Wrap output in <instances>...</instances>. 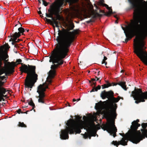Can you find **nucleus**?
I'll return each instance as SVG.
<instances>
[{
    "mask_svg": "<svg viewBox=\"0 0 147 147\" xmlns=\"http://www.w3.org/2000/svg\"><path fill=\"white\" fill-rule=\"evenodd\" d=\"M55 26L58 28V36H56L55 40L57 43L55 45V48L52 51L50 57V62H52L53 65H51V69H52L50 71V76H53L55 73V69H57L59 66L63 64L64 53V40L61 37L59 34V26L58 24H56Z\"/></svg>",
    "mask_w": 147,
    "mask_h": 147,
    "instance_id": "1",
    "label": "nucleus"
},
{
    "mask_svg": "<svg viewBox=\"0 0 147 147\" xmlns=\"http://www.w3.org/2000/svg\"><path fill=\"white\" fill-rule=\"evenodd\" d=\"M66 125L67 126L66 127V129L61 131L60 138L62 140L68 139L69 134H74L75 133L76 134L80 133L81 132V129L83 128L90 133L92 136H95L96 134L91 133L96 127V125L93 122L88 121L79 123L72 119H70L67 121Z\"/></svg>",
    "mask_w": 147,
    "mask_h": 147,
    "instance_id": "2",
    "label": "nucleus"
},
{
    "mask_svg": "<svg viewBox=\"0 0 147 147\" xmlns=\"http://www.w3.org/2000/svg\"><path fill=\"white\" fill-rule=\"evenodd\" d=\"M130 4L131 7L134 9L133 13V20L131 21V23L129 26H127L128 30L130 29L133 33H137L141 28L144 29V34L147 36V21H142V19L140 11L142 9L143 4L140 1H128Z\"/></svg>",
    "mask_w": 147,
    "mask_h": 147,
    "instance_id": "3",
    "label": "nucleus"
},
{
    "mask_svg": "<svg viewBox=\"0 0 147 147\" xmlns=\"http://www.w3.org/2000/svg\"><path fill=\"white\" fill-rule=\"evenodd\" d=\"M75 27L74 23L71 22L68 25L67 29L63 28L62 30H59L61 37L64 40V59L67 55L69 48L76 38V35L78 34V30H74Z\"/></svg>",
    "mask_w": 147,
    "mask_h": 147,
    "instance_id": "4",
    "label": "nucleus"
},
{
    "mask_svg": "<svg viewBox=\"0 0 147 147\" xmlns=\"http://www.w3.org/2000/svg\"><path fill=\"white\" fill-rule=\"evenodd\" d=\"M100 96L103 99L106 98L108 99L104 102L107 103L105 108V115L108 118H110L112 115H115L116 117L117 114L116 110L117 108V104L115 103L118 102L120 99L123 100V97L118 96L117 98L114 97V93L112 90L106 91L104 90L102 91L100 94Z\"/></svg>",
    "mask_w": 147,
    "mask_h": 147,
    "instance_id": "5",
    "label": "nucleus"
},
{
    "mask_svg": "<svg viewBox=\"0 0 147 147\" xmlns=\"http://www.w3.org/2000/svg\"><path fill=\"white\" fill-rule=\"evenodd\" d=\"M22 60L20 59L16 60V63L17 65L20 64L22 66L20 67V71L22 72L27 74L25 79V85L26 87L32 88L35 83L38 79V75L35 71L36 67L28 65L21 63Z\"/></svg>",
    "mask_w": 147,
    "mask_h": 147,
    "instance_id": "6",
    "label": "nucleus"
},
{
    "mask_svg": "<svg viewBox=\"0 0 147 147\" xmlns=\"http://www.w3.org/2000/svg\"><path fill=\"white\" fill-rule=\"evenodd\" d=\"M139 122V120L138 119L132 122L130 127L131 129L129 130V133L126 134L127 138L130 141L136 144L144 138V136L142 135L140 131L137 130L138 127L140 126V124L138 123Z\"/></svg>",
    "mask_w": 147,
    "mask_h": 147,
    "instance_id": "7",
    "label": "nucleus"
},
{
    "mask_svg": "<svg viewBox=\"0 0 147 147\" xmlns=\"http://www.w3.org/2000/svg\"><path fill=\"white\" fill-rule=\"evenodd\" d=\"M134 40V52L141 60L147 65V52L144 51L146 48L143 40H140L138 38Z\"/></svg>",
    "mask_w": 147,
    "mask_h": 147,
    "instance_id": "8",
    "label": "nucleus"
},
{
    "mask_svg": "<svg viewBox=\"0 0 147 147\" xmlns=\"http://www.w3.org/2000/svg\"><path fill=\"white\" fill-rule=\"evenodd\" d=\"M79 1H55L50 6V8L48 10L49 13H46V16L47 17L51 18L52 22L53 24L54 22L57 20L56 19L53 17V15L59 13L61 9V8L63 7L64 3V1L70 3H77Z\"/></svg>",
    "mask_w": 147,
    "mask_h": 147,
    "instance_id": "9",
    "label": "nucleus"
},
{
    "mask_svg": "<svg viewBox=\"0 0 147 147\" xmlns=\"http://www.w3.org/2000/svg\"><path fill=\"white\" fill-rule=\"evenodd\" d=\"M8 55L7 53L5 52L2 48H0V85L3 83V84L6 82L7 77L5 76H1V75L5 72V69L4 67H2L3 63L6 67V63L9 60Z\"/></svg>",
    "mask_w": 147,
    "mask_h": 147,
    "instance_id": "10",
    "label": "nucleus"
},
{
    "mask_svg": "<svg viewBox=\"0 0 147 147\" xmlns=\"http://www.w3.org/2000/svg\"><path fill=\"white\" fill-rule=\"evenodd\" d=\"M55 69V73L54 76L53 75V76H50V71L51 70L49 71L48 77L49 79H48L46 83H43L42 84H40L38 86L37 88V92L39 94L38 96L39 98L38 101V102L39 103H45V95L44 92L46 91V89L48 88V85L51 84L52 83V80L51 79L55 77L56 75V70ZM52 69H51V70Z\"/></svg>",
    "mask_w": 147,
    "mask_h": 147,
    "instance_id": "11",
    "label": "nucleus"
},
{
    "mask_svg": "<svg viewBox=\"0 0 147 147\" xmlns=\"http://www.w3.org/2000/svg\"><path fill=\"white\" fill-rule=\"evenodd\" d=\"M105 110L103 114V116L104 117L108 120V122L106 124L103 125L102 128L104 130H106L110 134V135L113 136L114 138L116 136V133L117 131V129L115 125V122L113 121L111 119L112 117H114L115 119L116 118L115 115H112L110 118H107L105 115Z\"/></svg>",
    "mask_w": 147,
    "mask_h": 147,
    "instance_id": "12",
    "label": "nucleus"
},
{
    "mask_svg": "<svg viewBox=\"0 0 147 147\" xmlns=\"http://www.w3.org/2000/svg\"><path fill=\"white\" fill-rule=\"evenodd\" d=\"M131 96L135 100V102L138 104L141 102H144L145 100H147V91L143 92L141 89L135 88L134 90L132 92Z\"/></svg>",
    "mask_w": 147,
    "mask_h": 147,
    "instance_id": "13",
    "label": "nucleus"
},
{
    "mask_svg": "<svg viewBox=\"0 0 147 147\" xmlns=\"http://www.w3.org/2000/svg\"><path fill=\"white\" fill-rule=\"evenodd\" d=\"M102 5L103 7H105L106 8L109 10V11L106 13L104 10L99 9L98 7L96 4H94L95 6L96 7V9H97V10H96L95 11L96 14L99 17H101L102 16V14H100L99 13V12L100 13H102L104 14V15L106 16H110L111 14L114 13L113 12L111 7H109L108 5L107 4L105 3H102Z\"/></svg>",
    "mask_w": 147,
    "mask_h": 147,
    "instance_id": "14",
    "label": "nucleus"
},
{
    "mask_svg": "<svg viewBox=\"0 0 147 147\" xmlns=\"http://www.w3.org/2000/svg\"><path fill=\"white\" fill-rule=\"evenodd\" d=\"M129 133V130L128 131L127 133H126L125 134L124 133H120L119 134L122 136H125V137H123L122 138L121 140L117 142V141H113L111 144H113L115 146L117 147H118V146L119 145L121 144L123 146H125L127 145V142L128 140H129L128 138H127L126 136V134Z\"/></svg>",
    "mask_w": 147,
    "mask_h": 147,
    "instance_id": "15",
    "label": "nucleus"
},
{
    "mask_svg": "<svg viewBox=\"0 0 147 147\" xmlns=\"http://www.w3.org/2000/svg\"><path fill=\"white\" fill-rule=\"evenodd\" d=\"M16 66V63L15 62H7L6 63V67L7 68L8 71H6L5 70V72L4 73L5 76H7L9 74L13 73L14 72L15 67Z\"/></svg>",
    "mask_w": 147,
    "mask_h": 147,
    "instance_id": "16",
    "label": "nucleus"
},
{
    "mask_svg": "<svg viewBox=\"0 0 147 147\" xmlns=\"http://www.w3.org/2000/svg\"><path fill=\"white\" fill-rule=\"evenodd\" d=\"M106 82L107 83V84H105L102 86V89H104L106 88H107L109 87L112 86H116L117 84H118L121 86L125 90H127L126 86L125 84V82H121L117 83H113L112 84H111L109 83L108 81H106Z\"/></svg>",
    "mask_w": 147,
    "mask_h": 147,
    "instance_id": "17",
    "label": "nucleus"
},
{
    "mask_svg": "<svg viewBox=\"0 0 147 147\" xmlns=\"http://www.w3.org/2000/svg\"><path fill=\"white\" fill-rule=\"evenodd\" d=\"M18 22L19 23V24L16 25L14 28L16 29L18 28L19 32H15L14 34H13V35L16 36L17 37L19 38L21 36V34L22 33V35L24 34L23 32H24L25 30L24 28L21 27L22 25L20 23L19 21Z\"/></svg>",
    "mask_w": 147,
    "mask_h": 147,
    "instance_id": "18",
    "label": "nucleus"
},
{
    "mask_svg": "<svg viewBox=\"0 0 147 147\" xmlns=\"http://www.w3.org/2000/svg\"><path fill=\"white\" fill-rule=\"evenodd\" d=\"M3 84L2 83V84L0 85V96L3 98L4 97L6 98L7 95L5 94L7 91L6 88L3 87L4 84Z\"/></svg>",
    "mask_w": 147,
    "mask_h": 147,
    "instance_id": "19",
    "label": "nucleus"
},
{
    "mask_svg": "<svg viewBox=\"0 0 147 147\" xmlns=\"http://www.w3.org/2000/svg\"><path fill=\"white\" fill-rule=\"evenodd\" d=\"M124 33L125 35L126 38L125 39V41H123V42L127 43L129 40L132 38L131 34L128 31H127V32L125 31Z\"/></svg>",
    "mask_w": 147,
    "mask_h": 147,
    "instance_id": "20",
    "label": "nucleus"
},
{
    "mask_svg": "<svg viewBox=\"0 0 147 147\" xmlns=\"http://www.w3.org/2000/svg\"><path fill=\"white\" fill-rule=\"evenodd\" d=\"M10 36L11 37V39L9 40V41H12L11 44L13 45L16 43V40H17V38L18 37H17L16 36H14V35H13V34L12 33L10 34Z\"/></svg>",
    "mask_w": 147,
    "mask_h": 147,
    "instance_id": "21",
    "label": "nucleus"
},
{
    "mask_svg": "<svg viewBox=\"0 0 147 147\" xmlns=\"http://www.w3.org/2000/svg\"><path fill=\"white\" fill-rule=\"evenodd\" d=\"M45 19L47 22H48V23H50V24L51 25L53 26L54 30V32H55V26L53 25V22H52V21L51 20H50L49 19H48L46 17H45Z\"/></svg>",
    "mask_w": 147,
    "mask_h": 147,
    "instance_id": "22",
    "label": "nucleus"
},
{
    "mask_svg": "<svg viewBox=\"0 0 147 147\" xmlns=\"http://www.w3.org/2000/svg\"><path fill=\"white\" fill-rule=\"evenodd\" d=\"M141 131L143 134L142 135L144 136V138H147V129H146V128H143L141 129Z\"/></svg>",
    "mask_w": 147,
    "mask_h": 147,
    "instance_id": "23",
    "label": "nucleus"
},
{
    "mask_svg": "<svg viewBox=\"0 0 147 147\" xmlns=\"http://www.w3.org/2000/svg\"><path fill=\"white\" fill-rule=\"evenodd\" d=\"M24 12L26 14H28L30 13V11L29 9V7H25L24 9Z\"/></svg>",
    "mask_w": 147,
    "mask_h": 147,
    "instance_id": "24",
    "label": "nucleus"
},
{
    "mask_svg": "<svg viewBox=\"0 0 147 147\" xmlns=\"http://www.w3.org/2000/svg\"><path fill=\"white\" fill-rule=\"evenodd\" d=\"M28 104L32 107V109L30 111H32L35 107L34 104V103L31 98L30 100V101L28 102Z\"/></svg>",
    "mask_w": 147,
    "mask_h": 147,
    "instance_id": "25",
    "label": "nucleus"
},
{
    "mask_svg": "<svg viewBox=\"0 0 147 147\" xmlns=\"http://www.w3.org/2000/svg\"><path fill=\"white\" fill-rule=\"evenodd\" d=\"M101 88V86L99 85L96 87H93L92 90L90 91V92H94L95 91H97L98 90H100Z\"/></svg>",
    "mask_w": 147,
    "mask_h": 147,
    "instance_id": "26",
    "label": "nucleus"
},
{
    "mask_svg": "<svg viewBox=\"0 0 147 147\" xmlns=\"http://www.w3.org/2000/svg\"><path fill=\"white\" fill-rule=\"evenodd\" d=\"M102 105L99 103H98L96 104L95 107V109L96 110L100 109L101 108Z\"/></svg>",
    "mask_w": 147,
    "mask_h": 147,
    "instance_id": "27",
    "label": "nucleus"
},
{
    "mask_svg": "<svg viewBox=\"0 0 147 147\" xmlns=\"http://www.w3.org/2000/svg\"><path fill=\"white\" fill-rule=\"evenodd\" d=\"M18 126L19 127H26L27 126L23 122H19L18 123Z\"/></svg>",
    "mask_w": 147,
    "mask_h": 147,
    "instance_id": "28",
    "label": "nucleus"
},
{
    "mask_svg": "<svg viewBox=\"0 0 147 147\" xmlns=\"http://www.w3.org/2000/svg\"><path fill=\"white\" fill-rule=\"evenodd\" d=\"M55 15L56 16V20H61L62 17H61L59 14V13L56 14H55Z\"/></svg>",
    "mask_w": 147,
    "mask_h": 147,
    "instance_id": "29",
    "label": "nucleus"
},
{
    "mask_svg": "<svg viewBox=\"0 0 147 147\" xmlns=\"http://www.w3.org/2000/svg\"><path fill=\"white\" fill-rule=\"evenodd\" d=\"M107 59V58L105 56H104V59L102 62V64L103 63H105V65H106L107 64V63L105 61Z\"/></svg>",
    "mask_w": 147,
    "mask_h": 147,
    "instance_id": "30",
    "label": "nucleus"
},
{
    "mask_svg": "<svg viewBox=\"0 0 147 147\" xmlns=\"http://www.w3.org/2000/svg\"><path fill=\"white\" fill-rule=\"evenodd\" d=\"M89 133L88 132L85 133L84 134H83V138L85 139L88 138V136H89Z\"/></svg>",
    "mask_w": 147,
    "mask_h": 147,
    "instance_id": "31",
    "label": "nucleus"
},
{
    "mask_svg": "<svg viewBox=\"0 0 147 147\" xmlns=\"http://www.w3.org/2000/svg\"><path fill=\"white\" fill-rule=\"evenodd\" d=\"M141 125L143 128H146L147 127V123H143Z\"/></svg>",
    "mask_w": 147,
    "mask_h": 147,
    "instance_id": "32",
    "label": "nucleus"
},
{
    "mask_svg": "<svg viewBox=\"0 0 147 147\" xmlns=\"http://www.w3.org/2000/svg\"><path fill=\"white\" fill-rule=\"evenodd\" d=\"M42 1V4L45 6H47L48 5L49 3V2H47L46 1Z\"/></svg>",
    "mask_w": 147,
    "mask_h": 147,
    "instance_id": "33",
    "label": "nucleus"
},
{
    "mask_svg": "<svg viewBox=\"0 0 147 147\" xmlns=\"http://www.w3.org/2000/svg\"><path fill=\"white\" fill-rule=\"evenodd\" d=\"M96 82H92V84L91 85V86L93 88V87H96Z\"/></svg>",
    "mask_w": 147,
    "mask_h": 147,
    "instance_id": "34",
    "label": "nucleus"
},
{
    "mask_svg": "<svg viewBox=\"0 0 147 147\" xmlns=\"http://www.w3.org/2000/svg\"><path fill=\"white\" fill-rule=\"evenodd\" d=\"M17 113L18 114H20V113H23V112L21 111V110L20 109H19L18 111H16Z\"/></svg>",
    "mask_w": 147,
    "mask_h": 147,
    "instance_id": "35",
    "label": "nucleus"
},
{
    "mask_svg": "<svg viewBox=\"0 0 147 147\" xmlns=\"http://www.w3.org/2000/svg\"><path fill=\"white\" fill-rule=\"evenodd\" d=\"M5 47L6 48V49L8 50H9V49L10 48L9 46V45L7 43L5 44Z\"/></svg>",
    "mask_w": 147,
    "mask_h": 147,
    "instance_id": "36",
    "label": "nucleus"
},
{
    "mask_svg": "<svg viewBox=\"0 0 147 147\" xmlns=\"http://www.w3.org/2000/svg\"><path fill=\"white\" fill-rule=\"evenodd\" d=\"M90 8L91 10H94L93 6L91 4L90 5Z\"/></svg>",
    "mask_w": 147,
    "mask_h": 147,
    "instance_id": "37",
    "label": "nucleus"
},
{
    "mask_svg": "<svg viewBox=\"0 0 147 147\" xmlns=\"http://www.w3.org/2000/svg\"><path fill=\"white\" fill-rule=\"evenodd\" d=\"M3 3L5 5H7L9 3V2L7 1H5L3 2Z\"/></svg>",
    "mask_w": 147,
    "mask_h": 147,
    "instance_id": "38",
    "label": "nucleus"
},
{
    "mask_svg": "<svg viewBox=\"0 0 147 147\" xmlns=\"http://www.w3.org/2000/svg\"><path fill=\"white\" fill-rule=\"evenodd\" d=\"M5 101V99L3 97L0 96V102H1L2 100Z\"/></svg>",
    "mask_w": 147,
    "mask_h": 147,
    "instance_id": "39",
    "label": "nucleus"
},
{
    "mask_svg": "<svg viewBox=\"0 0 147 147\" xmlns=\"http://www.w3.org/2000/svg\"><path fill=\"white\" fill-rule=\"evenodd\" d=\"M59 23V22L57 21V20H56L54 22L53 25L54 26V24H55V25H56V24H58Z\"/></svg>",
    "mask_w": 147,
    "mask_h": 147,
    "instance_id": "40",
    "label": "nucleus"
},
{
    "mask_svg": "<svg viewBox=\"0 0 147 147\" xmlns=\"http://www.w3.org/2000/svg\"><path fill=\"white\" fill-rule=\"evenodd\" d=\"M81 117H80L79 116H77V117L76 118V119L78 120H80L81 119Z\"/></svg>",
    "mask_w": 147,
    "mask_h": 147,
    "instance_id": "41",
    "label": "nucleus"
},
{
    "mask_svg": "<svg viewBox=\"0 0 147 147\" xmlns=\"http://www.w3.org/2000/svg\"><path fill=\"white\" fill-rule=\"evenodd\" d=\"M91 80L92 82H93L94 81H96V79L95 78H91Z\"/></svg>",
    "mask_w": 147,
    "mask_h": 147,
    "instance_id": "42",
    "label": "nucleus"
},
{
    "mask_svg": "<svg viewBox=\"0 0 147 147\" xmlns=\"http://www.w3.org/2000/svg\"><path fill=\"white\" fill-rule=\"evenodd\" d=\"M91 136H92L91 135V134L90 133H89V136H88V138H89V139H91Z\"/></svg>",
    "mask_w": 147,
    "mask_h": 147,
    "instance_id": "43",
    "label": "nucleus"
},
{
    "mask_svg": "<svg viewBox=\"0 0 147 147\" xmlns=\"http://www.w3.org/2000/svg\"><path fill=\"white\" fill-rule=\"evenodd\" d=\"M95 78L96 79V81L99 80L100 79V77L98 78H97V77H96V76L95 77Z\"/></svg>",
    "mask_w": 147,
    "mask_h": 147,
    "instance_id": "44",
    "label": "nucleus"
},
{
    "mask_svg": "<svg viewBox=\"0 0 147 147\" xmlns=\"http://www.w3.org/2000/svg\"><path fill=\"white\" fill-rule=\"evenodd\" d=\"M20 40L19 39H17V40H16V43L19 42Z\"/></svg>",
    "mask_w": 147,
    "mask_h": 147,
    "instance_id": "45",
    "label": "nucleus"
},
{
    "mask_svg": "<svg viewBox=\"0 0 147 147\" xmlns=\"http://www.w3.org/2000/svg\"><path fill=\"white\" fill-rule=\"evenodd\" d=\"M92 22V20L91 19H90V20H89V21H88L87 22L88 23H90V22Z\"/></svg>",
    "mask_w": 147,
    "mask_h": 147,
    "instance_id": "46",
    "label": "nucleus"
},
{
    "mask_svg": "<svg viewBox=\"0 0 147 147\" xmlns=\"http://www.w3.org/2000/svg\"><path fill=\"white\" fill-rule=\"evenodd\" d=\"M38 13L39 15H40L42 14V12H41V11H40V10L39 11H38Z\"/></svg>",
    "mask_w": 147,
    "mask_h": 147,
    "instance_id": "47",
    "label": "nucleus"
},
{
    "mask_svg": "<svg viewBox=\"0 0 147 147\" xmlns=\"http://www.w3.org/2000/svg\"><path fill=\"white\" fill-rule=\"evenodd\" d=\"M14 47H16V48H17V47H18V45L17 44H16L14 45Z\"/></svg>",
    "mask_w": 147,
    "mask_h": 147,
    "instance_id": "48",
    "label": "nucleus"
},
{
    "mask_svg": "<svg viewBox=\"0 0 147 147\" xmlns=\"http://www.w3.org/2000/svg\"><path fill=\"white\" fill-rule=\"evenodd\" d=\"M32 47L33 48H34V49L36 50V51H37L36 49L35 48V47L34 46L32 45Z\"/></svg>",
    "mask_w": 147,
    "mask_h": 147,
    "instance_id": "49",
    "label": "nucleus"
},
{
    "mask_svg": "<svg viewBox=\"0 0 147 147\" xmlns=\"http://www.w3.org/2000/svg\"><path fill=\"white\" fill-rule=\"evenodd\" d=\"M114 17L117 18V19H118V18L117 17V15H115L114 16Z\"/></svg>",
    "mask_w": 147,
    "mask_h": 147,
    "instance_id": "50",
    "label": "nucleus"
},
{
    "mask_svg": "<svg viewBox=\"0 0 147 147\" xmlns=\"http://www.w3.org/2000/svg\"><path fill=\"white\" fill-rule=\"evenodd\" d=\"M28 111H26V112H23V113H26V114H27V112H28Z\"/></svg>",
    "mask_w": 147,
    "mask_h": 147,
    "instance_id": "51",
    "label": "nucleus"
},
{
    "mask_svg": "<svg viewBox=\"0 0 147 147\" xmlns=\"http://www.w3.org/2000/svg\"><path fill=\"white\" fill-rule=\"evenodd\" d=\"M122 29H123V30H124V32L125 31V28L124 27H122Z\"/></svg>",
    "mask_w": 147,
    "mask_h": 147,
    "instance_id": "52",
    "label": "nucleus"
},
{
    "mask_svg": "<svg viewBox=\"0 0 147 147\" xmlns=\"http://www.w3.org/2000/svg\"><path fill=\"white\" fill-rule=\"evenodd\" d=\"M76 101V100L74 98L73 99V102H74V101Z\"/></svg>",
    "mask_w": 147,
    "mask_h": 147,
    "instance_id": "53",
    "label": "nucleus"
},
{
    "mask_svg": "<svg viewBox=\"0 0 147 147\" xmlns=\"http://www.w3.org/2000/svg\"><path fill=\"white\" fill-rule=\"evenodd\" d=\"M89 82L91 84H92V82L91 80H89Z\"/></svg>",
    "mask_w": 147,
    "mask_h": 147,
    "instance_id": "54",
    "label": "nucleus"
},
{
    "mask_svg": "<svg viewBox=\"0 0 147 147\" xmlns=\"http://www.w3.org/2000/svg\"><path fill=\"white\" fill-rule=\"evenodd\" d=\"M76 101H78L80 100V98H79V99H76Z\"/></svg>",
    "mask_w": 147,
    "mask_h": 147,
    "instance_id": "55",
    "label": "nucleus"
},
{
    "mask_svg": "<svg viewBox=\"0 0 147 147\" xmlns=\"http://www.w3.org/2000/svg\"><path fill=\"white\" fill-rule=\"evenodd\" d=\"M27 107H28L27 106H24L23 107V108H26Z\"/></svg>",
    "mask_w": 147,
    "mask_h": 147,
    "instance_id": "56",
    "label": "nucleus"
},
{
    "mask_svg": "<svg viewBox=\"0 0 147 147\" xmlns=\"http://www.w3.org/2000/svg\"><path fill=\"white\" fill-rule=\"evenodd\" d=\"M100 71H98L97 73V76H98L99 75Z\"/></svg>",
    "mask_w": 147,
    "mask_h": 147,
    "instance_id": "57",
    "label": "nucleus"
},
{
    "mask_svg": "<svg viewBox=\"0 0 147 147\" xmlns=\"http://www.w3.org/2000/svg\"><path fill=\"white\" fill-rule=\"evenodd\" d=\"M115 23H116V24H117L118 23V21H117V20H116L115 21Z\"/></svg>",
    "mask_w": 147,
    "mask_h": 147,
    "instance_id": "58",
    "label": "nucleus"
},
{
    "mask_svg": "<svg viewBox=\"0 0 147 147\" xmlns=\"http://www.w3.org/2000/svg\"><path fill=\"white\" fill-rule=\"evenodd\" d=\"M99 82L100 83H101V80H99Z\"/></svg>",
    "mask_w": 147,
    "mask_h": 147,
    "instance_id": "59",
    "label": "nucleus"
},
{
    "mask_svg": "<svg viewBox=\"0 0 147 147\" xmlns=\"http://www.w3.org/2000/svg\"><path fill=\"white\" fill-rule=\"evenodd\" d=\"M101 1V2L102 3H103L104 2V0H103V1Z\"/></svg>",
    "mask_w": 147,
    "mask_h": 147,
    "instance_id": "60",
    "label": "nucleus"
},
{
    "mask_svg": "<svg viewBox=\"0 0 147 147\" xmlns=\"http://www.w3.org/2000/svg\"><path fill=\"white\" fill-rule=\"evenodd\" d=\"M26 30V31H27V32H29V30Z\"/></svg>",
    "mask_w": 147,
    "mask_h": 147,
    "instance_id": "61",
    "label": "nucleus"
},
{
    "mask_svg": "<svg viewBox=\"0 0 147 147\" xmlns=\"http://www.w3.org/2000/svg\"><path fill=\"white\" fill-rule=\"evenodd\" d=\"M39 1V3H41V2H40V1Z\"/></svg>",
    "mask_w": 147,
    "mask_h": 147,
    "instance_id": "62",
    "label": "nucleus"
},
{
    "mask_svg": "<svg viewBox=\"0 0 147 147\" xmlns=\"http://www.w3.org/2000/svg\"><path fill=\"white\" fill-rule=\"evenodd\" d=\"M41 7H39L38 8V9L40 10V9H41Z\"/></svg>",
    "mask_w": 147,
    "mask_h": 147,
    "instance_id": "63",
    "label": "nucleus"
},
{
    "mask_svg": "<svg viewBox=\"0 0 147 147\" xmlns=\"http://www.w3.org/2000/svg\"><path fill=\"white\" fill-rule=\"evenodd\" d=\"M123 71V70H122L121 71V72H122Z\"/></svg>",
    "mask_w": 147,
    "mask_h": 147,
    "instance_id": "64",
    "label": "nucleus"
}]
</instances>
